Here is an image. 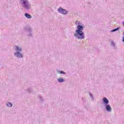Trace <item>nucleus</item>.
Segmentation results:
<instances>
[{
    "mask_svg": "<svg viewBox=\"0 0 124 124\" xmlns=\"http://www.w3.org/2000/svg\"><path fill=\"white\" fill-rule=\"evenodd\" d=\"M76 25L77 27V30L76 32L74 33V36L78 39H84L85 38V35L83 30H84V24L80 23L79 21H76Z\"/></svg>",
    "mask_w": 124,
    "mask_h": 124,
    "instance_id": "1",
    "label": "nucleus"
},
{
    "mask_svg": "<svg viewBox=\"0 0 124 124\" xmlns=\"http://www.w3.org/2000/svg\"><path fill=\"white\" fill-rule=\"evenodd\" d=\"M20 1L25 10H30L31 8V6L28 0H20Z\"/></svg>",
    "mask_w": 124,
    "mask_h": 124,
    "instance_id": "2",
    "label": "nucleus"
},
{
    "mask_svg": "<svg viewBox=\"0 0 124 124\" xmlns=\"http://www.w3.org/2000/svg\"><path fill=\"white\" fill-rule=\"evenodd\" d=\"M58 12H59V13L63 14V15H66V14L68 13V11H67V10L62 7H60L59 8H58Z\"/></svg>",
    "mask_w": 124,
    "mask_h": 124,
    "instance_id": "3",
    "label": "nucleus"
},
{
    "mask_svg": "<svg viewBox=\"0 0 124 124\" xmlns=\"http://www.w3.org/2000/svg\"><path fill=\"white\" fill-rule=\"evenodd\" d=\"M14 55L15 56V57H16V58H18V59H22L24 57L23 56V54H22L21 52H14Z\"/></svg>",
    "mask_w": 124,
    "mask_h": 124,
    "instance_id": "4",
    "label": "nucleus"
},
{
    "mask_svg": "<svg viewBox=\"0 0 124 124\" xmlns=\"http://www.w3.org/2000/svg\"><path fill=\"white\" fill-rule=\"evenodd\" d=\"M102 102L104 106L108 105L109 104V100L105 97L102 99Z\"/></svg>",
    "mask_w": 124,
    "mask_h": 124,
    "instance_id": "5",
    "label": "nucleus"
},
{
    "mask_svg": "<svg viewBox=\"0 0 124 124\" xmlns=\"http://www.w3.org/2000/svg\"><path fill=\"white\" fill-rule=\"evenodd\" d=\"M105 108L107 112H112V108H111L110 105L108 104L105 106Z\"/></svg>",
    "mask_w": 124,
    "mask_h": 124,
    "instance_id": "6",
    "label": "nucleus"
},
{
    "mask_svg": "<svg viewBox=\"0 0 124 124\" xmlns=\"http://www.w3.org/2000/svg\"><path fill=\"white\" fill-rule=\"evenodd\" d=\"M24 31H26V32H31L32 31V30H31V27L30 26H27L24 28Z\"/></svg>",
    "mask_w": 124,
    "mask_h": 124,
    "instance_id": "7",
    "label": "nucleus"
},
{
    "mask_svg": "<svg viewBox=\"0 0 124 124\" xmlns=\"http://www.w3.org/2000/svg\"><path fill=\"white\" fill-rule=\"evenodd\" d=\"M15 47L16 52H18V53H21V52H22V47L17 46H16Z\"/></svg>",
    "mask_w": 124,
    "mask_h": 124,
    "instance_id": "8",
    "label": "nucleus"
},
{
    "mask_svg": "<svg viewBox=\"0 0 124 124\" xmlns=\"http://www.w3.org/2000/svg\"><path fill=\"white\" fill-rule=\"evenodd\" d=\"M6 106L7 107H12V106H13V104L10 102H7V103H6Z\"/></svg>",
    "mask_w": 124,
    "mask_h": 124,
    "instance_id": "9",
    "label": "nucleus"
},
{
    "mask_svg": "<svg viewBox=\"0 0 124 124\" xmlns=\"http://www.w3.org/2000/svg\"><path fill=\"white\" fill-rule=\"evenodd\" d=\"M24 15L26 18H28V19H31V15L29 14L28 13H25Z\"/></svg>",
    "mask_w": 124,
    "mask_h": 124,
    "instance_id": "10",
    "label": "nucleus"
},
{
    "mask_svg": "<svg viewBox=\"0 0 124 124\" xmlns=\"http://www.w3.org/2000/svg\"><path fill=\"white\" fill-rule=\"evenodd\" d=\"M120 29H121V27H118L116 29H114L113 30H112L110 31V32H115V31H119V30H120Z\"/></svg>",
    "mask_w": 124,
    "mask_h": 124,
    "instance_id": "11",
    "label": "nucleus"
},
{
    "mask_svg": "<svg viewBox=\"0 0 124 124\" xmlns=\"http://www.w3.org/2000/svg\"><path fill=\"white\" fill-rule=\"evenodd\" d=\"M57 81L58 83H63V82H64V79L63 78H58Z\"/></svg>",
    "mask_w": 124,
    "mask_h": 124,
    "instance_id": "12",
    "label": "nucleus"
},
{
    "mask_svg": "<svg viewBox=\"0 0 124 124\" xmlns=\"http://www.w3.org/2000/svg\"><path fill=\"white\" fill-rule=\"evenodd\" d=\"M57 71L58 73H59V72H60V73L61 74H63V75H65V74H66V73L63 72V71H60L59 70H57Z\"/></svg>",
    "mask_w": 124,
    "mask_h": 124,
    "instance_id": "13",
    "label": "nucleus"
},
{
    "mask_svg": "<svg viewBox=\"0 0 124 124\" xmlns=\"http://www.w3.org/2000/svg\"><path fill=\"white\" fill-rule=\"evenodd\" d=\"M27 35L29 38H31V37H32V31L29 32Z\"/></svg>",
    "mask_w": 124,
    "mask_h": 124,
    "instance_id": "14",
    "label": "nucleus"
},
{
    "mask_svg": "<svg viewBox=\"0 0 124 124\" xmlns=\"http://www.w3.org/2000/svg\"><path fill=\"white\" fill-rule=\"evenodd\" d=\"M39 98L41 100V101H42V102H43V101H44V99L43 97H42V96H39Z\"/></svg>",
    "mask_w": 124,
    "mask_h": 124,
    "instance_id": "15",
    "label": "nucleus"
},
{
    "mask_svg": "<svg viewBox=\"0 0 124 124\" xmlns=\"http://www.w3.org/2000/svg\"><path fill=\"white\" fill-rule=\"evenodd\" d=\"M28 92H29V93H32V89H31V88H28Z\"/></svg>",
    "mask_w": 124,
    "mask_h": 124,
    "instance_id": "16",
    "label": "nucleus"
},
{
    "mask_svg": "<svg viewBox=\"0 0 124 124\" xmlns=\"http://www.w3.org/2000/svg\"><path fill=\"white\" fill-rule=\"evenodd\" d=\"M110 45H111V46H112L113 47H115V43L113 41L111 42Z\"/></svg>",
    "mask_w": 124,
    "mask_h": 124,
    "instance_id": "17",
    "label": "nucleus"
},
{
    "mask_svg": "<svg viewBox=\"0 0 124 124\" xmlns=\"http://www.w3.org/2000/svg\"><path fill=\"white\" fill-rule=\"evenodd\" d=\"M89 95H90V97H91V98L92 97V96H93V94L91 93H89Z\"/></svg>",
    "mask_w": 124,
    "mask_h": 124,
    "instance_id": "18",
    "label": "nucleus"
},
{
    "mask_svg": "<svg viewBox=\"0 0 124 124\" xmlns=\"http://www.w3.org/2000/svg\"><path fill=\"white\" fill-rule=\"evenodd\" d=\"M92 101H93V100H94V99L93 98V96L92 97Z\"/></svg>",
    "mask_w": 124,
    "mask_h": 124,
    "instance_id": "19",
    "label": "nucleus"
},
{
    "mask_svg": "<svg viewBox=\"0 0 124 124\" xmlns=\"http://www.w3.org/2000/svg\"><path fill=\"white\" fill-rule=\"evenodd\" d=\"M122 41H123V42H124V36L123 37Z\"/></svg>",
    "mask_w": 124,
    "mask_h": 124,
    "instance_id": "20",
    "label": "nucleus"
}]
</instances>
